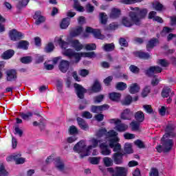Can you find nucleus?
I'll return each mask as SVG.
<instances>
[{
    "instance_id": "nucleus-1",
    "label": "nucleus",
    "mask_w": 176,
    "mask_h": 176,
    "mask_svg": "<svg viewBox=\"0 0 176 176\" xmlns=\"http://www.w3.org/2000/svg\"><path fill=\"white\" fill-rule=\"evenodd\" d=\"M131 10L129 12V17L122 18V23L124 27H133V25H141V20L145 19L148 14V9L143 8L140 9L139 7L131 8Z\"/></svg>"
},
{
    "instance_id": "nucleus-2",
    "label": "nucleus",
    "mask_w": 176,
    "mask_h": 176,
    "mask_svg": "<svg viewBox=\"0 0 176 176\" xmlns=\"http://www.w3.org/2000/svg\"><path fill=\"white\" fill-rule=\"evenodd\" d=\"M161 144H159L155 147L158 153H162V152L167 153L169 151L173 149V145H174L173 140L168 139V136H167V135H164L162 136L161 138Z\"/></svg>"
},
{
    "instance_id": "nucleus-3",
    "label": "nucleus",
    "mask_w": 176,
    "mask_h": 176,
    "mask_svg": "<svg viewBox=\"0 0 176 176\" xmlns=\"http://www.w3.org/2000/svg\"><path fill=\"white\" fill-rule=\"evenodd\" d=\"M74 152L80 154V159H83V157H86V156H89V153L90 149H91V146H89L87 148L86 147V143L85 141L80 140L74 146Z\"/></svg>"
},
{
    "instance_id": "nucleus-4",
    "label": "nucleus",
    "mask_w": 176,
    "mask_h": 176,
    "mask_svg": "<svg viewBox=\"0 0 176 176\" xmlns=\"http://www.w3.org/2000/svg\"><path fill=\"white\" fill-rule=\"evenodd\" d=\"M9 36L10 39L14 42H16V41H20L21 39H24V34L21 32L17 31L16 29L10 30Z\"/></svg>"
},
{
    "instance_id": "nucleus-5",
    "label": "nucleus",
    "mask_w": 176,
    "mask_h": 176,
    "mask_svg": "<svg viewBox=\"0 0 176 176\" xmlns=\"http://www.w3.org/2000/svg\"><path fill=\"white\" fill-rule=\"evenodd\" d=\"M163 69L158 65L151 66L148 69L145 70L144 74L148 78L153 76V74H160Z\"/></svg>"
},
{
    "instance_id": "nucleus-6",
    "label": "nucleus",
    "mask_w": 176,
    "mask_h": 176,
    "mask_svg": "<svg viewBox=\"0 0 176 176\" xmlns=\"http://www.w3.org/2000/svg\"><path fill=\"white\" fill-rule=\"evenodd\" d=\"M7 82H16L17 80V71L14 69H8L6 72Z\"/></svg>"
},
{
    "instance_id": "nucleus-7",
    "label": "nucleus",
    "mask_w": 176,
    "mask_h": 176,
    "mask_svg": "<svg viewBox=\"0 0 176 176\" xmlns=\"http://www.w3.org/2000/svg\"><path fill=\"white\" fill-rule=\"evenodd\" d=\"M74 88L76 91L77 97L80 98V100H83V98H85V94L87 93V89L78 83H74Z\"/></svg>"
},
{
    "instance_id": "nucleus-8",
    "label": "nucleus",
    "mask_w": 176,
    "mask_h": 176,
    "mask_svg": "<svg viewBox=\"0 0 176 176\" xmlns=\"http://www.w3.org/2000/svg\"><path fill=\"white\" fill-rule=\"evenodd\" d=\"M133 55L137 58H140V60H151L152 58V54L148 52H145L144 51H135L133 52Z\"/></svg>"
},
{
    "instance_id": "nucleus-9",
    "label": "nucleus",
    "mask_w": 176,
    "mask_h": 176,
    "mask_svg": "<svg viewBox=\"0 0 176 176\" xmlns=\"http://www.w3.org/2000/svg\"><path fill=\"white\" fill-rule=\"evenodd\" d=\"M123 156H124V153H114L112 155V160L114 164H117L118 166H120V164H123Z\"/></svg>"
},
{
    "instance_id": "nucleus-10",
    "label": "nucleus",
    "mask_w": 176,
    "mask_h": 176,
    "mask_svg": "<svg viewBox=\"0 0 176 176\" xmlns=\"http://www.w3.org/2000/svg\"><path fill=\"white\" fill-rule=\"evenodd\" d=\"M159 43H160L159 38L155 37L151 38L146 45V49L147 52H150L152 50V49L156 47Z\"/></svg>"
},
{
    "instance_id": "nucleus-11",
    "label": "nucleus",
    "mask_w": 176,
    "mask_h": 176,
    "mask_svg": "<svg viewBox=\"0 0 176 176\" xmlns=\"http://www.w3.org/2000/svg\"><path fill=\"white\" fill-rule=\"evenodd\" d=\"M41 11H36L33 16V18L34 19V20H36V25H39L42 24V23H45V21H46V19L45 18V16L41 15Z\"/></svg>"
},
{
    "instance_id": "nucleus-12",
    "label": "nucleus",
    "mask_w": 176,
    "mask_h": 176,
    "mask_svg": "<svg viewBox=\"0 0 176 176\" xmlns=\"http://www.w3.org/2000/svg\"><path fill=\"white\" fill-rule=\"evenodd\" d=\"M58 68L60 72L65 74L69 69V61L62 60L59 63Z\"/></svg>"
},
{
    "instance_id": "nucleus-13",
    "label": "nucleus",
    "mask_w": 176,
    "mask_h": 176,
    "mask_svg": "<svg viewBox=\"0 0 176 176\" xmlns=\"http://www.w3.org/2000/svg\"><path fill=\"white\" fill-rule=\"evenodd\" d=\"M91 91L92 93H100V91H102V87L101 86V83L98 80L96 79L91 87Z\"/></svg>"
},
{
    "instance_id": "nucleus-14",
    "label": "nucleus",
    "mask_w": 176,
    "mask_h": 176,
    "mask_svg": "<svg viewBox=\"0 0 176 176\" xmlns=\"http://www.w3.org/2000/svg\"><path fill=\"white\" fill-rule=\"evenodd\" d=\"M100 148L101 149V153L104 156H108L111 155V151L109 150V146L107 145L106 142H102L100 145Z\"/></svg>"
},
{
    "instance_id": "nucleus-15",
    "label": "nucleus",
    "mask_w": 176,
    "mask_h": 176,
    "mask_svg": "<svg viewBox=\"0 0 176 176\" xmlns=\"http://www.w3.org/2000/svg\"><path fill=\"white\" fill-rule=\"evenodd\" d=\"M113 176H127V168L123 166H116Z\"/></svg>"
},
{
    "instance_id": "nucleus-16",
    "label": "nucleus",
    "mask_w": 176,
    "mask_h": 176,
    "mask_svg": "<svg viewBox=\"0 0 176 176\" xmlns=\"http://www.w3.org/2000/svg\"><path fill=\"white\" fill-rule=\"evenodd\" d=\"M131 116H133V111L130 109H126L121 113V119L122 120H131Z\"/></svg>"
},
{
    "instance_id": "nucleus-17",
    "label": "nucleus",
    "mask_w": 176,
    "mask_h": 176,
    "mask_svg": "<svg viewBox=\"0 0 176 176\" xmlns=\"http://www.w3.org/2000/svg\"><path fill=\"white\" fill-rule=\"evenodd\" d=\"M85 31L88 34H93L94 38H100L101 36V31L98 29H94L91 27L87 26Z\"/></svg>"
},
{
    "instance_id": "nucleus-18",
    "label": "nucleus",
    "mask_w": 176,
    "mask_h": 176,
    "mask_svg": "<svg viewBox=\"0 0 176 176\" xmlns=\"http://www.w3.org/2000/svg\"><path fill=\"white\" fill-rule=\"evenodd\" d=\"M122 14V10L119 8H113L111 9V11L109 14L110 19H119L120 17V15Z\"/></svg>"
},
{
    "instance_id": "nucleus-19",
    "label": "nucleus",
    "mask_w": 176,
    "mask_h": 176,
    "mask_svg": "<svg viewBox=\"0 0 176 176\" xmlns=\"http://www.w3.org/2000/svg\"><path fill=\"white\" fill-rule=\"evenodd\" d=\"M55 167L58 171H64L65 168V165L60 157L55 158Z\"/></svg>"
},
{
    "instance_id": "nucleus-20",
    "label": "nucleus",
    "mask_w": 176,
    "mask_h": 176,
    "mask_svg": "<svg viewBox=\"0 0 176 176\" xmlns=\"http://www.w3.org/2000/svg\"><path fill=\"white\" fill-rule=\"evenodd\" d=\"M13 56H14V50L10 49L7 50L1 54V58L3 60H10Z\"/></svg>"
},
{
    "instance_id": "nucleus-21",
    "label": "nucleus",
    "mask_w": 176,
    "mask_h": 176,
    "mask_svg": "<svg viewBox=\"0 0 176 176\" xmlns=\"http://www.w3.org/2000/svg\"><path fill=\"white\" fill-rule=\"evenodd\" d=\"M122 98V94L117 92H111L109 94V98L111 101H114L116 102H119L120 98Z\"/></svg>"
},
{
    "instance_id": "nucleus-22",
    "label": "nucleus",
    "mask_w": 176,
    "mask_h": 176,
    "mask_svg": "<svg viewBox=\"0 0 176 176\" xmlns=\"http://www.w3.org/2000/svg\"><path fill=\"white\" fill-rule=\"evenodd\" d=\"M77 122L81 130H84L85 131H87V130H89V124L86 123L85 120L78 117L77 118Z\"/></svg>"
},
{
    "instance_id": "nucleus-23",
    "label": "nucleus",
    "mask_w": 176,
    "mask_h": 176,
    "mask_svg": "<svg viewBox=\"0 0 176 176\" xmlns=\"http://www.w3.org/2000/svg\"><path fill=\"white\" fill-rule=\"evenodd\" d=\"M96 136L98 138H104L103 141H105L107 140V138L108 137V131H107V129H100L98 130V131L96 133Z\"/></svg>"
},
{
    "instance_id": "nucleus-24",
    "label": "nucleus",
    "mask_w": 176,
    "mask_h": 176,
    "mask_svg": "<svg viewBox=\"0 0 176 176\" xmlns=\"http://www.w3.org/2000/svg\"><path fill=\"white\" fill-rule=\"evenodd\" d=\"M30 46V42L21 40L17 44L18 49H22L23 50H28V47Z\"/></svg>"
},
{
    "instance_id": "nucleus-25",
    "label": "nucleus",
    "mask_w": 176,
    "mask_h": 176,
    "mask_svg": "<svg viewBox=\"0 0 176 176\" xmlns=\"http://www.w3.org/2000/svg\"><path fill=\"white\" fill-rule=\"evenodd\" d=\"M135 120L138 122V123H142L144 120H145V115L144 112L139 111L136 112L134 115Z\"/></svg>"
},
{
    "instance_id": "nucleus-26",
    "label": "nucleus",
    "mask_w": 176,
    "mask_h": 176,
    "mask_svg": "<svg viewBox=\"0 0 176 176\" xmlns=\"http://www.w3.org/2000/svg\"><path fill=\"white\" fill-rule=\"evenodd\" d=\"M141 87L137 83L132 84L129 89V91L131 94H137L140 90Z\"/></svg>"
},
{
    "instance_id": "nucleus-27",
    "label": "nucleus",
    "mask_w": 176,
    "mask_h": 176,
    "mask_svg": "<svg viewBox=\"0 0 176 176\" xmlns=\"http://www.w3.org/2000/svg\"><path fill=\"white\" fill-rule=\"evenodd\" d=\"M134 151L133 150V146L130 143H125L124 146V155H131L133 153Z\"/></svg>"
},
{
    "instance_id": "nucleus-28",
    "label": "nucleus",
    "mask_w": 176,
    "mask_h": 176,
    "mask_svg": "<svg viewBox=\"0 0 176 176\" xmlns=\"http://www.w3.org/2000/svg\"><path fill=\"white\" fill-rule=\"evenodd\" d=\"M69 23H71V19L69 17H66L63 19L61 23H60V28L62 30H66V28H68L69 25Z\"/></svg>"
},
{
    "instance_id": "nucleus-29",
    "label": "nucleus",
    "mask_w": 176,
    "mask_h": 176,
    "mask_svg": "<svg viewBox=\"0 0 176 176\" xmlns=\"http://www.w3.org/2000/svg\"><path fill=\"white\" fill-rule=\"evenodd\" d=\"M170 93H171V88L165 87L162 89L161 96L162 98H168L170 97Z\"/></svg>"
},
{
    "instance_id": "nucleus-30",
    "label": "nucleus",
    "mask_w": 176,
    "mask_h": 176,
    "mask_svg": "<svg viewBox=\"0 0 176 176\" xmlns=\"http://www.w3.org/2000/svg\"><path fill=\"white\" fill-rule=\"evenodd\" d=\"M72 46L74 47L76 52H80L83 49V45L80 44L78 40H74L72 41Z\"/></svg>"
},
{
    "instance_id": "nucleus-31",
    "label": "nucleus",
    "mask_w": 176,
    "mask_h": 176,
    "mask_svg": "<svg viewBox=\"0 0 176 176\" xmlns=\"http://www.w3.org/2000/svg\"><path fill=\"white\" fill-rule=\"evenodd\" d=\"M100 24L105 25L108 23V16L105 12H100L99 14Z\"/></svg>"
},
{
    "instance_id": "nucleus-32",
    "label": "nucleus",
    "mask_w": 176,
    "mask_h": 176,
    "mask_svg": "<svg viewBox=\"0 0 176 176\" xmlns=\"http://www.w3.org/2000/svg\"><path fill=\"white\" fill-rule=\"evenodd\" d=\"M116 129L119 133H124V131H126L127 129H129V125L125 124H120L116 126Z\"/></svg>"
},
{
    "instance_id": "nucleus-33",
    "label": "nucleus",
    "mask_w": 176,
    "mask_h": 176,
    "mask_svg": "<svg viewBox=\"0 0 176 176\" xmlns=\"http://www.w3.org/2000/svg\"><path fill=\"white\" fill-rule=\"evenodd\" d=\"M116 89H117V90H119L120 91H123L124 90H126L127 89V84L124 82H118L116 85Z\"/></svg>"
},
{
    "instance_id": "nucleus-34",
    "label": "nucleus",
    "mask_w": 176,
    "mask_h": 176,
    "mask_svg": "<svg viewBox=\"0 0 176 176\" xmlns=\"http://www.w3.org/2000/svg\"><path fill=\"white\" fill-rule=\"evenodd\" d=\"M104 52H113L115 50V44L112 43H106L102 47Z\"/></svg>"
},
{
    "instance_id": "nucleus-35",
    "label": "nucleus",
    "mask_w": 176,
    "mask_h": 176,
    "mask_svg": "<svg viewBox=\"0 0 176 176\" xmlns=\"http://www.w3.org/2000/svg\"><path fill=\"white\" fill-rule=\"evenodd\" d=\"M30 2V0H21L18 2L16 4V8L19 9V10H21L23 8H25L28 5V3Z\"/></svg>"
},
{
    "instance_id": "nucleus-36",
    "label": "nucleus",
    "mask_w": 176,
    "mask_h": 176,
    "mask_svg": "<svg viewBox=\"0 0 176 176\" xmlns=\"http://www.w3.org/2000/svg\"><path fill=\"white\" fill-rule=\"evenodd\" d=\"M144 0H120V3L123 5H133L134 3H138L142 2Z\"/></svg>"
},
{
    "instance_id": "nucleus-37",
    "label": "nucleus",
    "mask_w": 176,
    "mask_h": 176,
    "mask_svg": "<svg viewBox=\"0 0 176 176\" xmlns=\"http://www.w3.org/2000/svg\"><path fill=\"white\" fill-rule=\"evenodd\" d=\"M82 57H83V52H75L74 54H73L72 58H74L75 63L78 64L79 61L82 59Z\"/></svg>"
},
{
    "instance_id": "nucleus-38",
    "label": "nucleus",
    "mask_w": 176,
    "mask_h": 176,
    "mask_svg": "<svg viewBox=\"0 0 176 176\" xmlns=\"http://www.w3.org/2000/svg\"><path fill=\"white\" fill-rule=\"evenodd\" d=\"M54 49H55L54 44L50 42V43H48L47 45L45 47L44 52L45 53H52V52H53Z\"/></svg>"
},
{
    "instance_id": "nucleus-39",
    "label": "nucleus",
    "mask_w": 176,
    "mask_h": 176,
    "mask_svg": "<svg viewBox=\"0 0 176 176\" xmlns=\"http://www.w3.org/2000/svg\"><path fill=\"white\" fill-rule=\"evenodd\" d=\"M21 63L22 64H31L32 63V56H23L20 58Z\"/></svg>"
},
{
    "instance_id": "nucleus-40",
    "label": "nucleus",
    "mask_w": 176,
    "mask_h": 176,
    "mask_svg": "<svg viewBox=\"0 0 176 176\" xmlns=\"http://www.w3.org/2000/svg\"><path fill=\"white\" fill-rule=\"evenodd\" d=\"M82 32H83V28L79 26L76 30L72 32L71 35L72 36H78V35H80Z\"/></svg>"
},
{
    "instance_id": "nucleus-41",
    "label": "nucleus",
    "mask_w": 176,
    "mask_h": 176,
    "mask_svg": "<svg viewBox=\"0 0 176 176\" xmlns=\"http://www.w3.org/2000/svg\"><path fill=\"white\" fill-rule=\"evenodd\" d=\"M151 93V87L149 85H146L142 90L141 93V96L142 98H145V97H148V94Z\"/></svg>"
},
{
    "instance_id": "nucleus-42",
    "label": "nucleus",
    "mask_w": 176,
    "mask_h": 176,
    "mask_svg": "<svg viewBox=\"0 0 176 176\" xmlns=\"http://www.w3.org/2000/svg\"><path fill=\"white\" fill-rule=\"evenodd\" d=\"M103 162L106 167H111V166H113V160L111 158L105 157L103 159Z\"/></svg>"
},
{
    "instance_id": "nucleus-43",
    "label": "nucleus",
    "mask_w": 176,
    "mask_h": 176,
    "mask_svg": "<svg viewBox=\"0 0 176 176\" xmlns=\"http://www.w3.org/2000/svg\"><path fill=\"white\" fill-rule=\"evenodd\" d=\"M133 102V97L131 95H127L122 101V105H130Z\"/></svg>"
},
{
    "instance_id": "nucleus-44",
    "label": "nucleus",
    "mask_w": 176,
    "mask_h": 176,
    "mask_svg": "<svg viewBox=\"0 0 176 176\" xmlns=\"http://www.w3.org/2000/svg\"><path fill=\"white\" fill-rule=\"evenodd\" d=\"M34 116V113L31 111L25 113H21V118L23 119V120H30V118H32Z\"/></svg>"
},
{
    "instance_id": "nucleus-45",
    "label": "nucleus",
    "mask_w": 176,
    "mask_h": 176,
    "mask_svg": "<svg viewBox=\"0 0 176 176\" xmlns=\"http://www.w3.org/2000/svg\"><path fill=\"white\" fill-rule=\"evenodd\" d=\"M157 63L164 68H167V67L170 65V63H168V61H167L166 59H159L157 61Z\"/></svg>"
},
{
    "instance_id": "nucleus-46",
    "label": "nucleus",
    "mask_w": 176,
    "mask_h": 176,
    "mask_svg": "<svg viewBox=\"0 0 176 176\" xmlns=\"http://www.w3.org/2000/svg\"><path fill=\"white\" fill-rule=\"evenodd\" d=\"M75 53V51L74 50L69 48L65 50L63 52L64 56L66 57H69V58H72V56H74Z\"/></svg>"
},
{
    "instance_id": "nucleus-47",
    "label": "nucleus",
    "mask_w": 176,
    "mask_h": 176,
    "mask_svg": "<svg viewBox=\"0 0 176 176\" xmlns=\"http://www.w3.org/2000/svg\"><path fill=\"white\" fill-rule=\"evenodd\" d=\"M153 6L157 12H162L163 10L164 6L163 4L160 3L159 1H156L155 3H153Z\"/></svg>"
},
{
    "instance_id": "nucleus-48",
    "label": "nucleus",
    "mask_w": 176,
    "mask_h": 176,
    "mask_svg": "<svg viewBox=\"0 0 176 176\" xmlns=\"http://www.w3.org/2000/svg\"><path fill=\"white\" fill-rule=\"evenodd\" d=\"M130 126L132 131H138V130H140V122L133 121L130 123Z\"/></svg>"
},
{
    "instance_id": "nucleus-49",
    "label": "nucleus",
    "mask_w": 176,
    "mask_h": 176,
    "mask_svg": "<svg viewBox=\"0 0 176 176\" xmlns=\"http://www.w3.org/2000/svg\"><path fill=\"white\" fill-rule=\"evenodd\" d=\"M0 176H9V172L5 169L3 164L0 165Z\"/></svg>"
},
{
    "instance_id": "nucleus-50",
    "label": "nucleus",
    "mask_w": 176,
    "mask_h": 176,
    "mask_svg": "<svg viewBox=\"0 0 176 176\" xmlns=\"http://www.w3.org/2000/svg\"><path fill=\"white\" fill-rule=\"evenodd\" d=\"M85 50H88L89 52H91L93 50H96L97 49V45L96 43H88L85 45Z\"/></svg>"
},
{
    "instance_id": "nucleus-51",
    "label": "nucleus",
    "mask_w": 176,
    "mask_h": 176,
    "mask_svg": "<svg viewBox=\"0 0 176 176\" xmlns=\"http://www.w3.org/2000/svg\"><path fill=\"white\" fill-rule=\"evenodd\" d=\"M119 44L122 47H129V42H127V40L123 37L119 38Z\"/></svg>"
},
{
    "instance_id": "nucleus-52",
    "label": "nucleus",
    "mask_w": 176,
    "mask_h": 176,
    "mask_svg": "<svg viewBox=\"0 0 176 176\" xmlns=\"http://www.w3.org/2000/svg\"><path fill=\"white\" fill-rule=\"evenodd\" d=\"M104 95L100 94L98 96H96L94 98V102L95 104H100V102H102L104 100Z\"/></svg>"
},
{
    "instance_id": "nucleus-53",
    "label": "nucleus",
    "mask_w": 176,
    "mask_h": 176,
    "mask_svg": "<svg viewBox=\"0 0 176 176\" xmlns=\"http://www.w3.org/2000/svg\"><path fill=\"white\" fill-rule=\"evenodd\" d=\"M83 57H87L88 58H94L97 56L96 52H82Z\"/></svg>"
},
{
    "instance_id": "nucleus-54",
    "label": "nucleus",
    "mask_w": 176,
    "mask_h": 176,
    "mask_svg": "<svg viewBox=\"0 0 176 176\" xmlns=\"http://www.w3.org/2000/svg\"><path fill=\"white\" fill-rule=\"evenodd\" d=\"M58 43L60 46L61 49H66L68 47V42L63 40V38H59L58 40Z\"/></svg>"
},
{
    "instance_id": "nucleus-55",
    "label": "nucleus",
    "mask_w": 176,
    "mask_h": 176,
    "mask_svg": "<svg viewBox=\"0 0 176 176\" xmlns=\"http://www.w3.org/2000/svg\"><path fill=\"white\" fill-rule=\"evenodd\" d=\"M160 82V79L157 78V75H154L153 79L151 80V86L155 87V86H157Z\"/></svg>"
},
{
    "instance_id": "nucleus-56",
    "label": "nucleus",
    "mask_w": 176,
    "mask_h": 176,
    "mask_svg": "<svg viewBox=\"0 0 176 176\" xmlns=\"http://www.w3.org/2000/svg\"><path fill=\"white\" fill-rule=\"evenodd\" d=\"M69 133L70 135H74V134H78L79 131H78V128H76V126L72 125L69 126Z\"/></svg>"
},
{
    "instance_id": "nucleus-57",
    "label": "nucleus",
    "mask_w": 176,
    "mask_h": 176,
    "mask_svg": "<svg viewBox=\"0 0 176 176\" xmlns=\"http://www.w3.org/2000/svg\"><path fill=\"white\" fill-rule=\"evenodd\" d=\"M89 73L90 72L86 69H80L78 72L80 76H82V78H86Z\"/></svg>"
},
{
    "instance_id": "nucleus-58",
    "label": "nucleus",
    "mask_w": 176,
    "mask_h": 176,
    "mask_svg": "<svg viewBox=\"0 0 176 176\" xmlns=\"http://www.w3.org/2000/svg\"><path fill=\"white\" fill-rule=\"evenodd\" d=\"M129 69L132 74H140V69L134 65H131L129 66Z\"/></svg>"
},
{
    "instance_id": "nucleus-59",
    "label": "nucleus",
    "mask_w": 176,
    "mask_h": 176,
    "mask_svg": "<svg viewBox=\"0 0 176 176\" xmlns=\"http://www.w3.org/2000/svg\"><path fill=\"white\" fill-rule=\"evenodd\" d=\"M113 80V76H109L103 80V83H104L105 86H111V82Z\"/></svg>"
},
{
    "instance_id": "nucleus-60",
    "label": "nucleus",
    "mask_w": 176,
    "mask_h": 176,
    "mask_svg": "<svg viewBox=\"0 0 176 176\" xmlns=\"http://www.w3.org/2000/svg\"><path fill=\"white\" fill-rule=\"evenodd\" d=\"M100 159L98 157H92L89 158V162L91 164H99Z\"/></svg>"
},
{
    "instance_id": "nucleus-61",
    "label": "nucleus",
    "mask_w": 176,
    "mask_h": 176,
    "mask_svg": "<svg viewBox=\"0 0 176 176\" xmlns=\"http://www.w3.org/2000/svg\"><path fill=\"white\" fill-rule=\"evenodd\" d=\"M118 143V138H112V139H110L109 140V146L110 148H113V146H115Z\"/></svg>"
},
{
    "instance_id": "nucleus-62",
    "label": "nucleus",
    "mask_w": 176,
    "mask_h": 176,
    "mask_svg": "<svg viewBox=\"0 0 176 176\" xmlns=\"http://www.w3.org/2000/svg\"><path fill=\"white\" fill-rule=\"evenodd\" d=\"M91 112L93 113H100V112H101L100 106L92 105L91 107Z\"/></svg>"
},
{
    "instance_id": "nucleus-63",
    "label": "nucleus",
    "mask_w": 176,
    "mask_h": 176,
    "mask_svg": "<svg viewBox=\"0 0 176 176\" xmlns=\"http://www.w3.org/2000/svg\"><path fill=\"white\" fill-rule=\"evenodd\" d=\"M135 145H136V146H138L140 149L145 148V144H144V142L142 141L141 140H137L135 142Z\"/></svg>"
},
{
    "instance_id": "nucleus-64",
    "label": "nucleus",
    "mask_w": 176,
    "mask_h": 176,
    "mask_svg": "<svg viewBox=\"0 0 176 176\" xmlns=\"http://www.w3.org/2000/svg\"><path fill=\"white\" fill-rule=\"evenodd\" d=\"M150 176H159V170L155 168H151Z\"/></svg>"
}]
</instances>
